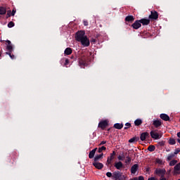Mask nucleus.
Returning <instances> with one entry per match:
<instances>
[{"label": "nucleus", "instance_id": "1", "mask_svg": "<svg viewBox=\"0 0 180 180\" xmlns=\"http://www.w3.org/2000/svg\"><path fill=\"white\" fill-rule=\"evenodd\" d=\"M94 53L89 51H84L79 58V65L81 68H85L91 61H94Z\"/></svg>", "mask_w": 180, "mask_h": 180}, {"label": "nucleus", "instance_id": "2", "mask_svg": "<svg viewBox=\"0 0 180 180\" xmlns=\"http://www.w3.org/2000/svg\"><path fill=\"white\" fill-rule=\"evenodd\" d=\"M115 157H116V152L113 150L112 153L110 154V156L107 158L106 165L108 167H109V165H112V161L115 160Z\"/></svg>", "mask_w": 180, "mask_h": 180}, {"label": "nucleus", "instance_id": "3", "mask_svg": "<svg viewBox=\"0 0 180 180\" xmlns=\"http://www.w3.org/2000/svg\"><path fill=\"white\" fill-rule=\"evenodd\" d=\"M85 36H86V35H85V31L80 30V31H78V32L76 33L75 39H76L77 41H81Z\"/></svg>", "mask_w": 180, "mask_h": 180}, {"label": "nucleus", "instance_id": "4", "mask_svg": "<svg viewBox=\"0 0 180 180\" xmlns=\"http://www.w3.org/2000/svg\"><path fill=\"white\" fill-rule=\"evenodd\" d=\"M155 174L158 175V176H160V178L165 176V174H167V170L165 169H156L155 171Z\"/></svg>", "mask_w": 180, "mask_h": 180}, {"label": "nucleus", "instance_id": "5", "mask_svg": "<svg viewBox=\"0 0 180 180\" xmlns=\"http://www.w3.org/2000/svg\"><path fill=\"white\" fill-rule=\"evenodd\" d=\"M84 47H89L91 42L88 37L85 36L81 41H79Z\"/></svg>", "mask_w": 180, "mask_h": 180}, {"label": "nucleus", "instance_id": "6", "mask_svg": "<svg viewBox=\"0 0 180 180\" xmlns=\"http://www.w3.org/2000/svg\"><path fill=\"white\" fill-rule=\"evenodd\" d=\"M109 126V122H108V120H102L98 123V127L99 129H101V130H105L106 127Z\"/></svg>", "mask_w": 180, "mask_h": 180}, {"label": "nucleus", "instance_id": "7", "mask_svg": "<svg viewBox=\"0 0 180 180\" xmlns=\"http://www.w3.org/2000/svg\"><path fill=\"white\" fill-rule=\"evenodd\" d=\"M150 136L152 139H154V140H158L159 139H161V135H160L158 130L151 131Z\"/></svg>", "mask_w": 180, "mask_h": 180}, {"label": "nucleus", "instance_id": "8", "mask_svg": "<svg viewBox=\"0 0 180 180\" xmlns=\"http://www.w3.org/2000/svg\"><path fill=\"white\" fill-rule=\"evenodd\" d=\"M148 19H150L151 20H157V19H158V12L155 11V10L150 11V15H149Z\"/></svg>", "mask_w": 180, "mask_h": 180}, {"label": "nucleus", "instance_id": "9", "mask_svg": "<svg viewBox=\"0 0 180 180\" xmlns=\"http://www.w3.org/2000/svg\"><path fill=\"white\" fill-rule=\"evenodd\" d=\"M125 25H129V23H133L134 22V16L127 15L124 19Z\"/></svg>", "mask_w": 180, "mask_h": 180}, {"label": "nucleus", "instance_id": "10", "mask_svg": "<svg viewBox=\"0 0 180 180\" xmlns=\"http://www.w3.org/2000/svg\"><path fill=\"white\" fill-rule=\"evenodd\" d=\"M131 26V27H133V29H135L136 30H137V29H140V27H141L140 20H136Z\"/></svg>", "mask_w": 180, "mask_h": 180}, {"label": "nucleus", "instance_id": "11", "mask_svg": "<svg viewBox=\"0 0 180 180\" xmlns=\"http://www.w3.org/2000/svg\"><path fill=\"white\" fill-rule=\"evenodd\" d=\"M148 138H150V134H148V132H143L140 135V139L141 141H146V139Z\"/></svg>", "mask_w": 180, "mask_h": 180}, {"label": "nucleus", "instance_id": "12", "mask_svg": "<svg viewBox=\"0 0 180 180\" xmlns=\"http://www.w3.org/2000/svg\"><path fill=\"white\" fill-rule=\"evenodd\" d=\"M120 178H122V173L120 172H114L112 173V179L119 180Z\"/></svg>", "mask_w": 180, "mask_h": 180}, {"label": "nucleus", "instance_id": "13", "mask_svg": "<svg viewBox=\"0 0 180 180\" xmlns=\"http://www.w3.org/2000/svg\"><path fill=\"white\" fill-rule=\"evenodd\" d=\"M6 43H7L6 46V50L8 51V53H12L13 51V46L11 45V42L9 40L6 41Z\"/></svg>", "mask_w": 180, "mask_h": 180}, {"label": "nucleus", "instance_id": "14", "mask_svg": "<svg viewBox=\"0 0 180 180\" xmlns=\"http://www.w3.org/2000/svg\"><path fill=\"white\" fill-rule=\"evenodd\" d=\"M141 34L143 39H148V37L153 36V34L150 33V31H143Z\"/></svg>", "mask_w": 180, "mask_h": 180}, {"label": "nucleus", "instance_id": "15", "mask_svg": "<svg viewBox=\"0 0 180 180\" xmlns=\"http://www.w3.org/2000/svg\"><path fill=\"white\" fill-rule=\"evenodd\" d=\"M153 124L154 125V127L158 129V127L162 124V122H161V120H153Z\"/></svg>", "mask_w": 180, "mask_h": 180}, {"label": "nucleus", "instance_id": "16", "mask_svg": "<svg viewBox=\"0 0 180 180\" xmlns=\"http://www.w3.org/2000/svg\"><path fill=\"white\" fill-rule=\"evenodd\" d=\"M60 64L61 65H63V67H67V65L70 64V60H68V58H63L60 60Z\"/></svg>", "mask_w": 180, "mask_h": 180}, {"label": "nucleus", "instance_id": "17", "mask_svg": "<svg viewBox=\"0 0 180 180\" xmlns=\"http://www.w3.org/2000/svg\"><path fill=\"white\" fill-rule=\"evenodd\" d=\"M139 22H141V25H143V26H147L148 25H150V19L142 18L139 20Z\"/></svg>", "mask_w": 180, "mask_h": 180}, {"label": "nucleus", "instance_id": "18", "mask_svg": "<svg viewBox=\"0 0 180 180\" xmlns=\"http://www.w3.org/2000/svg\"><path fill=\"white\" fill-rule=\"evenodd\" d=\"M94 167H95V168H96L97 169H102V168H103V164L101 163V162H94L93 163Z\"/></svg>", "mask_w": 180, "mask_h": 180}, {"label": "nucleus", "instance_id": "19", "mask_svg": "<svg viewBox=\"0 0 180 180\" xmlns=\"http://www.w3.org/2000/svg\"><path fill=\"white\" fill-rule=\"evenodd\" d=\"M160 117L165 122H169V116L167 114H160Z\"/></svg>", "mask_w": 180, "mask_h": 180}, {"label": "nucleus", "instance_id": "20", "mask_svg": "<svg viewBox=\"0 0 180 180\" xmlns=\"http://www.w3.org/2000/svg\"><path fill=\"white\" fill-rule=\"evenodd\" d=\"M139 169V165L135 164L131 167V174H136Z\"/></svg>", "mask_w": 180, "mask_h": 180}, {"label": "nucleus", "instance_id": "21", "mask_svg": "<svg viewBox=\"0 0 180 180\" xmlns=\"http://www.w3.org/2000/svg\"><path fill=\"white\" fill-rule=\"evenodd\" d=\"M96 150H98V148H96L90 151L89 154V158L92 159L94 157H95V153H96Z\"/></svg>", "mask_w": 180, "mask_h": 180}, {"label": "nucleus", "instance_id": "22", "mask_svg": "<svg viewBox=\"0 0 180 180\" xmlns=\"http://www.w3.org/2000/svg\"><path fill=\"white\" fill-rule=\"evenodd\" d=\"M114 167H115L116 169H122L123 168V163L122 162H115Z\"/></svg>", "mask_w": 180, "mask_h": 180}, {"label": "nucleus", "instance_id": "23", "mask_svg": "<svg viewBox=\"0 0 180 180\" xmlns=\"http://www.w3.org/2000/svg\"><path fill=\"white\" fill-rule=\"evenodd\" d=\"M174 174H180V162L174 166Z\"/></svg>", "mask_w": 180, "mask_h": 180}, {"label": "nucleus", "instance_id": "24", "mask_svg": "<svg viewBox=\"0 0 180 180\" xmlns=\"http://www.w3.org/2000/svg\"><path fill=\"white\" fill-rule=\"evenodd\" d=\"M114 128L117 130H122V129H123V124L116 123L114 124Z\"/></svg>", "mask_w": 180, "mask_h": 180}, {"label": "nucleus", "instance_id": "25", "mask_svg": "<svg viewBox=\"0 0 180 180\" xmlns=\"http://www.w3.org/2000/svg\"><path fill=\"white\" fill-rule=\"evenodd\" d=\"M103 157V153H101L100 155H96L94 158V162H98V161H99V160H101Z\"/></svg>", "mask_w": 180, "mask_h": 180}, {"label": "nucleus", "instance_id": "26", "mask_svg": "<svg viewBox=\"0 0 180 180\" xmlns=\"http://www.w3.org/2000/svg\"><path fill=\"white\" fill-rule=\"evenodd\" d=\"M140 140V138L139 136H134L129 140V143H137Z\"/></svg>", "mask_w": 180, "mask_h": 180}, {"label": "nucleus", "instance_id": "27", "mask_svg": "<svg viewBox=\"0 0 180 180\" xmlns=\"http://www.w3.org/2000/svg\"><path fill=\"white\" fill-rule=\"evenodd\" d=\"M65 54L66 56H70L72 54V49L71 48H66L65 50Z\"/></svg>", "mask_w": 180, "mask_h": 180}, {"label": "nucleus", "instance_id": "28", "mask_svg": "<svg viewBox=\"0 0 180 180\" xmlns=\"http://www.w3.org/2000/svg\"><path fill=\"white\" fill-rule=\"evenodd\" d=\"M168 143L170 146H174L176 144V141H175V139L174 138H170L168 141Z\"/></svg>", "mask_w": 180, "mask_h": 180}, {"label": "nucleus", "instance_id": "29", "mask_svg": "<svg viewBox=\"0 0 180 180\" xmlns=\"http://www.w3.org/2000/svg\"><path fill=\"white\" fill-rule=\"evenodd\" d=\"M0 15H6V8L0 6Z\"/></svg>", "mask_w": 180, "mask_h": 180}, {"label": "nucleus", "instance_id": "30", "mask_svg": "<svg viewBox=\"0 0 180 180\" xmlns=\"http://www.w3.org/2000/svg\"><path fill=\"white\" fill-rule=\"evenodd\" d=\"M143 121L140 119H137L134 121V124L135 126H141L142 124Z\"/></svg>", "mask_w": 180, "mask_h": 180}, {"label": "nucleus", "instance_id": "31", "mask_svg": "<svg viewBox=\"0 0 180 180\" xmlns=\"http://www.w3.org/2000/svg\"><path fill=\"white\" fill-rule=\"evenodd\" d=\"M148 150L150 151V153H153V151H155V146L154 145H150L148 147Z\"/></svg>", "mask_w": 180, "mask_h": 180}, {"label": "nucleus", "instance_id": "32", "mask_svg": "<svg viewBox=\"0 0 180 180\" xmlns=\"http://www.w3.org/2000/svg\"><path fill=\"white\" fill-rule=\"evenodd\" d=\"M11 158H12L13 160H15V158H16L18 157V153L16 152H13L11 155H10Z\"/></svg>", "mask_w": 180, "mask_h": 180}, {"label": "nucleus", "instance_id": "33", "mask_svg": "<svg viewBox=\"0 0 180 180\" xmlns=\"http://www.w3.org/2000/svg\"><path fill=\"white\" fill-rule=\"evenodd\" d=\"M178 162V160H172L169 162L170 167H174V165H176V164Z\"/></svg>", "mask_w": 180, "mask_h": 180}, {"label": "nucleus", "instance_id": "34", "mask_svg": "<svg viewBox=\"0 0 180 180\" xmlns=\"http://www.w3.org/2000/svg\"><path fill=\"white\" fill-rule=\"evenodd\" d=\"M102 151H106V147L102 146L101 148H98V153H101Z\"/></svg>", "mask_w": 180, "mask_h": 180}, {"label": "nucleus", "instance_id": "35", "mask_svg": "<svg viewBox=\"0 0 180 180\" xmlns=\"http://www.w3.org/2000/svg\"><path fill=\"white\" fill-rule=\"evenodd\" d=\"M175 157V155L174 153H172L167 156V161H171L172 158Z\"/></svg>", "mask_w": 180, "mask_h": 180}, {"label": "nucleus", "instance_id": "36", "mask_svg": "<svg viewBox=\"0 0 180 180\" xmlns=\"http://www.w3.org/2000/svg\"><path fill=\"white\" fill-rule=\"evenodd\" d=\"M125 127L124 128V130H127V129H130L131 127V124L130 122H127L125 124Z\"/></svg>", "mask_w": 180, "mask_h": 180}, {"label": "nucleus", "instance_id": "37", "mask_svg": "<svg viewBox=\"0 0 180 180\" xmlns=\"http://www.w3.org/2000/svg\"><path fill=\"white\" fill-rule=\"evenodd\" d=\"M13 26H15V22H13V21H11L8 22V27H13Z\"/></svg>", "mask_w": 180, "mask_h": 180}, {"label": "nucleus", "instance_id": "38", "mask_svg": "<svg viewBox=\"0 0 180 180\" xmlns=\"http://www.w3.org/2000/svg\"><path fill=\"white\" fill-rule=\"evenodd\" d=\"M6 54H8V56L11 57V58H12V60L15 58V56L12 54V52H6Z\"/></svg>", "mask_w": 180, "mask_h": 180}, {"label": "nucleus", "instance_id": "39", "mask_svg": "<svg viewBox=\"0 0 180 180\" xmlns=\"http://www.w3.org/2000/svg\"><path fill=\"white\" fill-rule=\"evenodd\" d=\"M6 16H7V18H11V16H12V11L11 10L7 11Z\"/></svg>", "mask_w": 180, "mask_h": 180}, {"label": "nucleus", "instance_id": "40", "mask_svg": "<svg viewBox=\"0 0 180 180\" xmlns=\"http://www.w3.org/2000/svg\"><path fill=\"white\" fill-rule=\"evenodd\" d=\"M179 153H180V148H176L175 149L173 154H174V155H176V154H179Z\"/></svg>", "mask_w": 180, "mask_h": 180}, {"label": "nucleus", "instance_id": "41", "mask_svg": "<svg viewBox=\"0 0 180 180\" xmlns=\"http://www.w3.org/2000/svg\"><path fill=\"white\" fill-rule=\"evenodd\" d=\"M106 176H108V178H112L113 174H112L111 172H108L106 173Z\"/></svg>", "mask_w": 180, "mask_h": 180}, {"label": "nucleus", "instance_id": "42", "mask_svg": "<svg viewBox=\"0 0 180 180\" xmlns=\"http://www.w3.org/2000/svg\"><path fill=\"white\" fill-rule=\"evenodd\" d=\"M15 13H16V8H13L11 12V15L15 16Z\"/></svg>", "mask_w": 180, "mask_h": 180}, {"label": "nucleus", "instance_id": "43", "mask_svg": "<svg viewBox=\"0 0 180 180\" xmlns=\"http://www.w3.org/2000/svg\"><path fill=\"white\" fill-rule=\"evenodd\" d=\"M91 43H92V44H96V39L94 38H91L90 40Z\"/></svg>", "mask_w": 180, "mask_h": 180}, {"label": "nucleus", "instance_id": "44", "mask_svg": "<svg viewBox=\"0 0 180 180\" xmlns=\"http://www.w3.org/2000/svg\"><path fill=\"white\" fill-rule=\"evenodd\" d=\"M156 162L157 164H162V160H161L160 158H158L156 159Z\"/></svg>", "mask_w": 180, "mask_h": 180}, {"label": "nucleus", "instance_id": "45", "mask_svg": "<svg viewBox=\"0 0 180 180\" xmlns=\"http://www.w3.org/2000/svg\"><path fill=\"white\" fill-rule=\"evenodd\" d=\"M127 162H131V158L127 157Z\"/></svg>", "mask_w": 180, "mask_h": 180}, {"label": "nucleus", "instance_id": "46", "mask_svg": "<svg viewBox=\"0 0 180 180\" xmlns=\"http://www.w3.org/2000/svg\"><path fill=\"white\" fill-rule=\"evenodd\" d=\"M148 180H158V179L155 178V177H149L148 179Z\"/></svg>", "mask_w": 180, "mask_h": 180}, {"label": "nucleus", "instance_id": "47", "mask_svg": "<svg viewBox=\"0 0 180 180\" xmlns=\"http://www.w3.org/2000/svg\"><path fill=\"white\" fill-rule=\"evenodd\" d=\"M103 144H106V141H102L100 143L99 146H103Z\"/></svg>", "mask_w": 180, "mask_h": 180}, {"label": "nucleus", "instance_id": "48", "mask_svg": "<svg viewBox=\"0 0 180 180\" xmlns=\"http://www.w3.org/2000/svg\"><path fill=\"white\" fill-rule=\"evenodd\" d=\"M138 180H144V176H139Z\"/></svg>", "mask_w": 180, "mask_h": 180}, {"label": "nucleus", "instance_id": "49", "mask_svg": "<svg viewBox=\"0 0 180 180\" xmlns=\"http://www.w3.org/2000/svg\"><path fill=\"white\" fill-rule=\"evenodd\" d=\"M83 23L84 26H88L89 25L88 21H84Z\"/></svg>", "mask_w": 180, "mask_h": 180}, {"label": "nucleus", "instance_id": "50", "mask_svg": "<svg viewBox=\"0 0 180 180\" xmlns=\"http://www.w3.org/2000/svg\"><path fill=\"white\" fill-rule=\"evenodd\" d=\"M150 167H146V172H150Z\"/></svg>", "mask_w": 180, "mask_h": 180}, {"label": "nucleus", "instance_id": "51", "mask_svg": "<svg viewBox=\"0 0 180 180\" xmlns=\"http://www.w3.org/2000/svg\"><path fill=\"white\" fill-rule=\"evenodd\" d=\"M160 180H167V179L165 178V176H164L163 177H160Z\"/></svg>", "mask_w": 180, "mask_h": 180}, {"label": "nucleus", "instance_id": "52", "mask_svg": "<svg viewBox=\"0 0 180 180\" xmlns=\"http://www.w3.org/2000/svg\"><path fill=\"white\" fill-rule=\"evenodd\" d=\"M118 160H119L120 161H122V156L119 155V156H118Z\"/></svg>", "mask_w": 180, "mask_h": 180}, {"label": "nucleus", "instance_id": "53", "mask_svg": "<svg viewBox=\"0 0 180 180\" xmlns=\"http://www.w3.org/2000/svg\"><path fill=\"white\" fill-rule=\"evenodd\" d=\"M177 137H179V139H180V131L177 133Z\"/></svg>", "mask_w": 180, "mask_h": 180}, {"label": "nucleus", "instance_id": "54", "mask_svg": "<svg viewBox=\"0 0 180 180\" xmlns=\"http://www.w3.org/2000/svg\"><path fill=\"white\" fill-rule=\"evenodd\" d=\"M130 180H139V179L137 177H135V178H133V179H131Z\"/></svg>", "mask_w": 180, "mask_h": 180}, {"label": "nucleus", "instance_id": "55", "mask_svg": "<svg viewBox=\"0 0 180 180\" xmlns=\"http://www.w3.org/2000/svg\"><path fill=\"white\" fill-rule=\"evenodd\" d=\"M177 142L180 143V139H177Z\"/></svg>", "mask_w": 180, "mask_h": 180}, {"label": "nucleus", "instance_id": "56", "mask_svg": "<svg viewBox=\"0 0 180 180\" xmlns=\"http://www.w3.org/2000/svg\"><path fill=\"white\" fill-rule=\"evenodd\" d=\"M2 56V52L0 51V57Z\"/></svg>", "mask_w": 180, "mask_h": 180}, {"label": "nucleus", "instance_id": "57", "mask_svg": "<svg viewBox=\"0 0 180 180\" xmlns=\"http://www.w3.org/2000/svg\"><path fill=\"white\" fill-rule=\"evenodd\" d=\"M0 41H2V40H0Z\"/></svg>", "mask_w": 180, "mask_h": 180}, {"label": "nucleus", "instance_id": "58", "mask_svg": "<svg viewBox=\"0 0 180 180\" xmlns=\"http://www.w3.org/2000/svg\"><path fill=\"white\" fill-rule=\"evenodd\" d=\"M179 180H180V179Z\"/></svg>", "mask_w": 180, "mask_h": 180}]
</instances>
